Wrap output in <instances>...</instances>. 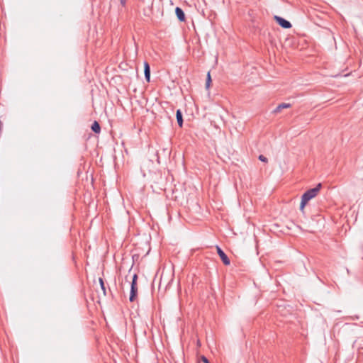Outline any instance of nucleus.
<instances>
[{
	"label": "nucleus",
	"mask_w": 363,
	"mask_h": 363,
	"mask_svg": "<svg viewBox=\"0 0 363 363\" xmlns=\"http://www.w3.org/2000/svg\"><path fill=\"white\" fill-rule=\"evenodd\" d=\"M322 187L321 183H318L315 187L307 190L301 196V199L308 202L310 200L316 196Z\"/></svg>",
	"instance_id": "nucleus-1"
},
{
	"label": "nucleus",
	"mask_w": 363,
	"mask_h": 363,
	"mask_svg": "<svg viewBox=\"0 0 363 363\" xmlns=\"http://www.w3.org/2000/svg\"><path fill=\"white\" fill-rule=\"evenodd\" d=\"M274 19L277 23V24L283 28L289 29L292 27L291 23L288 20H286L281 16H274Z\"/></svg>",
	"instance_id": "nucleus-2"
},
{
	"label": "nucleus",
	"mask_w": 363,
	"mask_h": 363,
	"mask_svg": "<svg viewBox=\"0 0 363 363\" xmlns=\"http://www.w3.org/2000/svg\"><path fill=\"white\" fill-rule=\"evenodd\" d=\"M217 253L219 255L220 259L225 265H229L230 264V260L227 256V255L224 252V251L218 246H216Z\"/></svg>",
	"instance_id": "nucleus-3"
},
{
	"label": "nucleus",
	"mask_w": 363,
	"mask_h": 363,
	"mask_svg": "<svg viewBox=\"0 0 363 363\" xmlns=\"http://www.w3.org/2000/svg\"><path fill=\"white\" fill-rule=\"evenodd\" d=\"M138 296V286L134 285H130V291L129 296V301L130 302H133Z\"/></svg>",
	"instance_id": "nucleus-4"
},
{
	"label": "nucleus",
	"mask_w": 363,
	"mask_h": 363,
	"mask_svg": "<svg viewBox=\"0 0 363 363\" xmlns=\"http://www.w3.org/2000/svg\"><path fill=\"white\" fill-rule=\"evenodd\" d=\"M144 74L145 79L147 82H150V66L146 61L144 62Z\"/></svg>",
	"instance_id": "nucleus-5"
},
{
	"label": "nucleus",
	"mask_w": 363,
	"mask_h": 363,
	"mask_svg": "<svg viewBox=\"0 0 363 363\" xmlns=\"http://www.w3.org/2000/svg\"><path fill=\"white\" fill-rule=\"evenodd\" d=\"M175 14L179 21L183 22L185 21V13L180 7L177 6L175 8Z\"/></svg>",
	"instance_id": "nucleus-6"
},
{
	"label": "nucleus",
	"mask_w": 363,
	"mask_h": 363,
	"mask_svg": "<svg viewBox=\"0 0 363 363\" xmlns=\"http://www.w3.org/2000/svg\"><path fill=\"white\" fill-rule=\"evenodd\" d=\"M176 118H177V123H178L179 126L182 128L183 125L184 121H183L182 112L180 109L177 110Z\"/></svg>",
	"instance_id": "nucleus-7"
},
{
	"label": "nucleus",
	"mask_w": 363,
	"mask_h": 363,
	"mask_svg": "<svg viewBox=\"0 0 363 363\" xmlns=\"http://www.w3.org/2000/svg\"><path fill=\"white\" fill-rule=\"evenodd\" d=\"M289 107H291V104H290L282 103V104H280L279 105H278L277 106V108L274 109V113H278V112L281 111V109L289 108Z\"/></svg>",
	"instance_id": "nucleus-8"
},
{
	"label": "nucleus",
	"mask_w": 363,
	"mask_h": 363,
	"mask_svg": "<svg viewBox=\"0 0 363 363\" xmlns=\"http://www.w3.org/2000/svg\"><path fill=\"white\" fill-rule=\"evenodd\" d=\"M91 130L95 133H99L101 131V126L97 121H94L91 125Z\"/></svg>",
	"instance_id": "nucleus-9"
},
{
	"label": "nucleus",
	"mask_w": 363,
	"mask_h": 363,
	"mask_svg": "<svg viewBox=\"0 0 363 363\" xmlns=\"http://www.w3.org/2000/svg\"><path fill=\"white\" fill-rule=\"evenodd\" d=\"M99 284H100L101 289V290L103 291V294H104V296H106V289L104 281L103 280L102 278H99Z\"/></svg>",
	"instance_id": "nucleus-10"
},
{
	"label": "nucleus",
	"mask_w": 363,
	"mask_h": 363,
	"mask_svg": "<svg viewBox=\"0 0 363 363\" xmlns=\"http://www.w3.org/2000/svg\"><path fill=\"white\" fill-rule=\"evenodd\" d=\"M211 82H212V79H211V74H210V72H208L207 73L206 80V88L207 89H209Z\"/></svg>",
	"instance_id": "nucleus-11"
},
{
	"label": "nucleus",
	"mask_w": 363,
	"mask_h": 363,
	"mask_svg": "<svg viewBox=\"0 0 363 363\" xmlns=\"http://www.w3.org/2000/svg\"><path fill=\"white\" fill-rule=\"evenodd\" d=\"M308 202L301 199L299 209L302 213H304V208Z\"/></svg>",
	"instance_id": "nucleus-12"
},
{
	"label": "nucleus",
	"mask_w": 363,
	"mask_h": 363,
	"mask_svg": "<svg viewBox=\"0 0 363 363\" xmlns=\"http://www.w3.org/2000/svg\"><path fill=\"white\" fill-rule=\"evenodd\" d=\"M137 280H138V275L136 274H135L133 276V279H132L130 285L137 286Z\"/></svg>",
	"instance_id": "nucleus-13"
},
{
	"label": "nucleus",
	"mask_w": 363,
	"mask_h": 363,
	"mask_svg": "<svg viewBox=\"0 0 363 363\" xmlns=\"http://www.w3.org/2000/svg\"><path fill=\"white\" fill-rule=\"evenodd\" d=\"M258 159H259V160H260V161H262L263 162H268V159L265 156H264L263 155H259Z\"/></svg>",
	"instance_id": "nucleus-14"
},
{
	"label": "nucleus",
	"mask_w": 363,
	"mask_h": 363,
	"mask_svg": "<svg viewBox=\"0 0 363 363\" xmlns=\"http://www.w3.org/2000/svg\"><path fill=\"white\" fill-rule=\"evenodd\" d=\"M201 361L203 363H210L209 360L205 356L201 357Z\"/></svg>",
	"instance_id": "nucleus-15"
},
{
	"label": "nucleus",
	"mask_w": 363,
	"mask_h": 363,
	"mask_svg": "<svg viewBox=\"0 0 363 363\" xmlns=\"http://www.w3.org/2000/svg\"><path fill=\"white\" fill-rule=\"evenodd\" d=\"M120 3L123 6H125L126 4V0H120Z\"/></svg>",
	"instance_id": "nucleus-16"
}]
</instances>
